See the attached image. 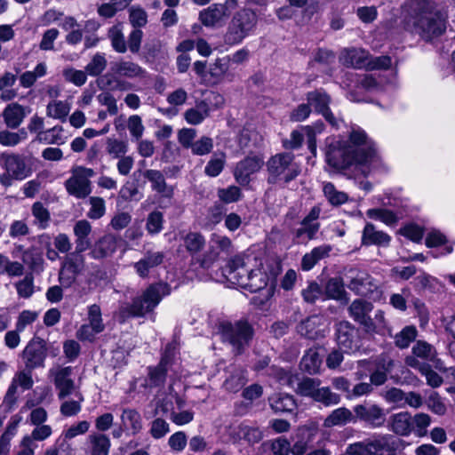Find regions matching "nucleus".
I'll list each match as a JSON object with an SVG mask.
<instances>
[{
	"mask_svg": "<svg viewBox=\"0 0 455 455\" xmlns=\"http://www.w3.org/2000/svg\"><path fill=\"white\" fill-rule=\"evenodd\" d=\"M129 20L134 28L145 27L148 23V14L140 6H132L129 10Z\"/></svg>",
	"mask_w": 455,
	"mask_h": 455,
	"instance_id": "obj_62",
	"label": "nucleus"
},
{
	"mask_svg": "<svg viewBox=\"0 0 455 455\" xmlns=\"http://www.w3.org/2000/svg\"><path fill=\"white\" fill-rule=\"evenodd\" d=\"M24 366L28 370H35L44 366L47 357V347L44 339L34 337L27 344L20 355Z\"/></svg>",
	"mask_w": 455,
	"mask_h": 455,
	"instance_id": "obj_11",
	"label": "nucleus"
},
{
	"mask_svg": "<svg viewBox=\"0 0 455 455\" xmlns=\"http://www.w3.org/2000/svg\"><path fill=\"white\" fill-rule=\"evenodd\" d=\"M355 423L358 420L372 428L382 427L386 421V413L378 404L363 403L354 407Z\"/></svg>",
	"mask_w": 455,
	"mask_h": 455,
	"instance_id": "obj_15",
	"label": "nucleus"
},
{
	"mask_svg": "<svg viewBox=\"0 0 455 455\" xmlns=\"http://www.w3.org/2000/svg\"><path fill=\"white\" fill-rule=\"evenodd\" d=\"M92 225L86 220H78L74 226V235L76 236V249L78 251H86L92 246L89 238L92 233Z\"/></svg>",
	"mask_w": 455,
	"mask_h": 455,
	"instance_id": "obj_33",
	"label": "nucleus"
},
{
	"mask_svg": "<svg viewBox=\"0 0 455 455\" xmlns=\"http://www.w3.org/2000/svg\"><path fill=\"white\" fill-rule=\"evenodd\" d=\"M108 36L111 42L112 48L118 53H124L127 51V43L120 26H113L108 31Z\"/></svg>",
	"mask_w": 455,
	"mask_h": 455,
	"instance_id": "obj_49",
	"label": "nucleus"
},
{
	"mask_svg": "<svg viewBox=\"0 0 455 455\" xmlns=\"http://www.w3.org/2000/svg\"><path fill=\"white\" fill-rule=\"evenodd\" d=\"M116 237L112 234H107L92 246L90 255L95 259H101L111 256L116 251Z\"/></svg>",
	"mask_w": 455,
	"mask_h": 455,
	"instance_id": "obj_26",
	"label": "nucleus"
},
{
	"mask_svg": "<svg viewBox=\"0 0 455 455\" xmlns=\"http://www.w3.org/2000/svg\"><path fill=\"white\" fill-rule=\"evenodd\" d=\"M90 210L87 212V217L91 220L100 219L106 212L105 201L99 196H92L89 199Z\"/></svg>",
	"mask_w": 455,
	"mask_h": 455,
	"instance_id": "obj_64",
	"label": "nucleus"
},
{
	"mask_svg": "<svg viewBox=\"0 0 455 455\" xmlns=\"http://www.w3.org/2000/svg\"><path fill=\"white\" fill-rule=\"evenodd\" d=\"M336 340L339 347L347 353H355L362 346L360 331L347 321L336 324Z\"/></svg>",
	"mask_w": 455,
	"mask_h": 455,
	"instance_id": "obj_14",
	"label": "nucleus"
},
{
	"mask_svg": "<svg viewBox=\"0 0 455 455\" xmlns=\"http://www.w3.org/2000/svg\"><path fill=\"white\" fill-rule=\"evenodd\" d=\"M249 257L237 255L230 259L228 264L222 268V275L227 281L232 284L243 288L249 275L252 269L248 267Z\"/></svg>",
	"mask_w": 455,
	"mask_h": 455,
	"instance_id": "obj_12",
	"label": "nucleus"
},
{
	"mask_svg": "<svg viewBox=\"0 0 455 455\" xmlns=\"http://www.w3.org/2000/svg\"><path fill=\"white\" fill-rule=\"evenodd\" d=\"M349 142L335 140L328 145L325 160L329 166L342 171L356 165L364 176L381 166V159L375 144L363 129L353 128L349 134Z\"/></svg>",
	"mask_w": 455,
	"mask_h": 455,
	"instance_id": "obj_1",
	"label": "nucleus"
},
{
	"mask_svg": "<svg viewBox=\"0 0 455 455\" xmlns=\"http://www.w3.org/2000/svg\"><path fill=\"white\" fill-rule=\"evenodd\" d=\"M301 296L306 303L314 304L324 295L322 286L315 281H311L306 288L302 289Z\"/></svg>",
	"mask_w": 455,
	"mask_h": 455,
	"instance_id": "obj_53",
	"label": "nucleus"
},
{
	"mask_svg": "<svg viewBox=\"0 0 455 455\" xmlns=\"http://www.w3.org/2000/svg\"><path fill=\"white\" fill-rule=\"evenodd\" d=\"M412 353L416 357L427 361H434L436 351L433 346L423 340H418L412 347Z\"/></svg>",
	"mask_w": 455,
	"mask_h": 455,
	"instance_id": "obj_58",
	"label": "nucleus"
},
{
	"mask_svg": "<svg viewBox=\"0 0 455 455\" xmlns=\"http://www.w3.org/2000/svg\"><path fill=\"white\" fill-rule=\"evenodd\" d=\"M72 399L61 400L62 403L60 407V411L64 417H74L77 415L82 410V403L84 400L81 392H76Z\"/></svg>",
	"mask_w": 455,
	"mask_h": 455,
	"instance_id": "obj_42",
	"label": "nucleus"
},
{
	"mask_svg": "<svg viewBox=\"0 0 455 455\" xmlns=\"http://www.w3.org/2000/svg\"><path fill=\"white\" fill-rule=\"evenodd\" d=\"M350 423L355 424L354 410L350 411L347 407H339L330 412L324 419L323 426L325 428H332L335 427H344Z\"/></svg>",
	"mask_w": 455,
	"mask_h": 455,
	"instance_id": "obj_28",
	"label": "nucleus"
},
{
	"mask_svg": "<svg viewBox=\"0 0 455 455\" xmlns=\"http://www.w3.org/2000/svg\"><path fill=\"white\" fill-rule=\"evenodd\" d=\"M399 440L390 435H378L350 444L347 455H396Z\"/></svg>",
	"mask_w": 455,
	"mask_h": 455,
	"instance_id": "obj_6",
	"label": "nucleus"
},
{
	"mask_svg": "<svg viewBox=\"0 0 455 455\" xmlns=\"http://www.w3.org/2000/svg\"><path fill=\"white\" fill-rule=\"evenodd\" d=\"M406 363L414 368L419 370V371L425 376L427 385L430 387L435 388L440 387L443 379V378L435 372L434 370H432L431 366L425 363H420L417 358L413 356H408L406 358Z\"/></svg>",
	"mask_w": 455,
	"mask_h": 455,
	"instance_id": "obj_31",
	"label": "nucleus"
},
{
	"mask_svg": "<svg viewBox=\"0 0 455 455\" xmlns=\"http://www.w3.org/2000/svg\"><path fill=\"white\" fill-rule=\"evenodd\" d=\"M90 455H108L111 446L110 439L104 434L89 435Z\"/></svg>",
	"mask_w": 455,
	"mask_h": 455,
	"instance_id": "obj_41",
	"label": "nucleus"
},
{
	"mask_svg": "<svg viewBox=\"0 0 455 455\" xmlns=\"http://www.w3.org/2000/svg\"><path fill=\"white\" fill-rule=\"evenodd\" d=\"M446 12L435 10L427 0H411L402 20L403 28L422 40L430 42L446 31Z\"/></svg>",
	"mask_w": 455,
	"mask_h": 455,
	"instance_id": "obj_2",
	"label": "nucleus"
},
{
	"mask_svg": "<svg viewBox=\"0 0 455 455\" xmlns=\"http://www.w3.org/2000/svg\"><path fill=\"white\" fill-rule=\"evenodd\" d=\"M27 108L13 102L8 104L2 112L5 125L10 129H17L27 116Z\"/></svg>",
	"mask_w": 455,
	"mask_h": 455,
	"instance_id": "obj_27",
	"label": "nucleus"
},
{
	"mask_svg": "<svg viewBox=\"0 0 455 455\" xmlns=\"http://www.w3.org/2000/svg\"><path fill=\"white\" fill-rule=\"evenodd\" d=\"M390 242V236L382 232L376 230L371 223H367L363 230L362 243L363 245H387Z\"/></svg>",
	"mask_w": 455,
	"mask_h": 455,
	"instance_id": "obj_35",
	"label": "nucleus"
},
{
	"mask_svg": "<svg viewBox=\"0 0 455 455\" xmlns=\"http://www.w3.org/2000/svg\"><path fill=\"white\" fill-rule=\"evenodd\" d=\"M171 293V286L165 282H157L148 285L140 296L135 297L131 303L119 307V317L124 321L129 317H140L152 312L164 297Z\"/></svg>",
	"mask_w": 455,
	"mask_h": 455,
	"instance_id": "obj_3",
	"label": "nucleus"
},
{
	"mask_svg": "<svg viewBox=\"0 0 455 455\" xmlns=\"http://www.w3.org/2000/svg\"><path fill=\"white\" fill-rule=\"evenodd\" d=\"M320 225L300 224L299 228H290L292 235V241L297 244H306L310 240L315 239Z\"/></svg>",
	"mask_w": 455,
	"mask_h": 455,
	"instance_id": "obj_37",
	"label": "nucleus"
},
{
	"mask_svg": "<svg viewBox=\"0 0 455 455\" xmlns=\"http://www.w3.org/2000/svg\"><path fill=\"white\" fill-rule=\"evenodd\" d=\"M52 432L49 425H36L30 435L23 437L21 445L33 444L34 441H44L52 435Z\"/></svg>",
	"mask_w": 455,
	"mask_h": 455,
	"instance_id": "obj_52",
	"label": "nucleus"
},
{
	"mask_svg": "<svg viewBox=\"0 0 455 455\" xmlns=\"http://www.w3.org/2000/svg\"><path fill=\"white\" fill-rule=\"evenodd\" d=\"M246 381L243 371L236 370L225 380L223 385L226 390L236 393L246 384Z\"/></svg>",
	"mask_w": 455,
	"mask_h": 455,
	"instance_id": "obj_55",
	"label": "nucleus"
},
{
	"mask_svg": "<svg viewBox=\"0 0 455 455\" xmlns=\"http://www.w3.org/2000/svg\"><path fill=\"white\" fill-rule=\"evenodd\" d=\"M210 251L201 260V267L208 268L219 257L220 252H224L227 255L233 252V243L230 238L226 235L212 234L210 241Z\"/></svg>",
	"mask_w": 455,
	"mask_h": 455,
	"instance_id": "obj_18",
	"label": "nucleus"
},
{
	"mask_svg": "<svg viewBox=\"0 0 455 455\" xmlns=\"http://www.w3.org/2000/svg\"><path fill=\"white\" fill-rule=\"evenodd\" d=\"M373 306L362 299H355L348 307L350 316L360 324L363 325L368 331L374 329L372 319L369 316V313L372 310Z\"/></svg>",
	"mask_w": 455,
	"mask_h": 455,
	"instance_id": "obj_22",
	"label": "nucleus"
},
{
	"mask_svg": "<svg viewBox=\"0 0 455 455\" xmlns=\"http://www.w3.org/2000/svg\"><path fill=\"white\" fill-rule=\"evenodd\" d=\"M263 165V159L259 156H249L241 160L235 166L234 176L235 180L242 186L250 182V176L260 170Z\"/></svg>",
	"mask_w": 455,
	"mask_h": 455,
	"instance_id": "obj_19",
	"label": "nucleus"
},
{
	"mask_svg": "<svg viewBox=\"0 0 455 455\" xmlns=\"http://www.w3.org/2000/svg\"><path fill=\"white\" fill-rule=\"evenodd\" d=\"M238 6V0H225L224 4H212L199 13V20L208 28L222 25L231 11Z\"/></svg>",
	"mask_w": 455,
	"mask_h": 455,
	"instance_id": "obj_10",
	"label": "nucleus"
},
{
	"mask_svg": "<svg viewBox=\"0 0 455 455\" xmlns=\"http://www.w3.org/2000/svg\"><path fill=\"white\" fill-rule=\"evenodd\" d=\"M323 358L316 347H310L303 355L299 362V369L301 371L309 375L320 373Z\"/></svg>",
	"mask_w": 455,
	"mask_h": 455,
	"instance_id": "obj_30",
	"label": "nucleus"
},
{
	"mask_svg": "<svg viewBox=\"0 0 455 455\" xmlns=\"http://www.w3.org/2000/svg\"><path fill=\"white\" fill-rule=\"evenodd\" d=\"M111 70L115 75L128 79H144L148 74L138 63L125 60L112 63Z\"/></svg>",
	"mask_w": 455,
	"mask_h": 455,
	"instance_id": "obj_24",
	"label": "nucleus"
},
{
	"mask_svg": "<svg viewBox=\"0 0 455 455\" xmlns=\"http://www.w3.org/2000/svg\"><path fill=\"white\" fill-rule=\"evenodd\" d=\"M171 369L158 363L156 366L148 367V379L150 387H162L164 385L167 373Z\"/></svg>",
	"mask_w": 455,
	"mask_h": 455,
	"instance_id": "obj_45",
	"label": "nucleus"
},
{
	"mask_svg": "<svg viewBox=\"0 0 455 455\" xmlns=\"http://www.w3.org/2000/svg\"><path fill=\"white\" fill-rule=\"evenodd\" d=\"M108 61L105 54L97 52L85 66V72L91 76H98L106 69Z\"/></svg>",
	"mask_w": 455,
	"mask_h": 455,
	"instance_id": "obj_50",
	"label": "nucleus"
},
{
	"mask_svg": "<svg viewBox=\"0 0 455 455\" xmlns=\"http://www.w3.org/2000/svg\"><path fill=\"white\" fill-rule=\"evenodd\" d=\"M324 299H335L347 302V292L344 288L343 281L340 277L330 278L324 287Z\"/></svg>",
	"mask_w": 455,
	"mask_h": 455,
	"instance_id": "obj_38",
	"label": "nucleus"
},
{
	"mask_svg": "<svg viewBox=\"0 0 455 455\" xmlns=\"http://www.w3.org/2000/svg\"><path fill=\"white\" fill-rule=\"evenodd\" d=\"M426 404L428 410L438 416H443L447 411V407L437 392L434 391L429 395Z\"/></svg>",
	"mask_w": 455,
	"mask_h": 455,
	"instance_id": "obj_60",
	"label": "nucleus"
},
{
	"mask_svg": "<svg viewBox=\"0 0 455 455\" xmlns=\"http://www.w3.org/2000/svg\"><path fill=\"white\" fill-rule=\"evenodd\" d=\"M267 183L272 185H287L294 180L301 172L295 162L292 153L283 152L272 156L267 162Z\"/></svg>",
	"mask_w": 455,
	"mask_h": 455,
	"instance_id": "obj_5",
	"label": "nucleus"
},
{
	"mask_svg": "<svg viewBox=\"0 0 455 455\" xmlns=\"http://www.w3.org/2000/svg\"><path fill=\"white\" fill-rule=\"evenodd\" d=\"M184 243L188 251L193 254L203 250L205 245V239L200 233L190 232L185 236Z\"/></svg>",
	"mask_w": 455,
	"mask_h": 455,
	"instance_id": "obj_56",
	"label": "nucleus"
},
{
	"mask_svg": "<svg viewBox=\"0 0 455 455\" xmlns=\"http://www.w3.org/2000/svg\"><path fill=\"white\" fill-rule=\"evenodd\" d=\"M259 20V14L256 10L244 6L236 11L228 23L226 32L223 35V42L226 45L234 46L254 34Z\"/></svg>",
	"mask_w": 455,
	"mask_h": 455,
	"instance_id": "obj_4",
	"label": "nucleus"
},
{
	"mask_svg": "<svg viewBox=\"0 0 455 455\" xmlns=\"http://www.w3.org/2000/svg\"><path fill=\"white\" fill-rule=\"evenodd\" d=\"M31 212L35 218L34 225L40 229L48 228L51 220V213L42 202H35L32 204Z\"/></svg>",
	"mask_w": 455,
	"mask_h": 455,
	"instance_id": "obj_44",
	"label": "nucleus"
},
{
	"mask_svg": "<svg viewBox=\"0 0 455 455\" xmlns=\"http://www.w3.org/2000/svg\"><path fill=\"white\" fill-rule=\"evenodd\" d=\"M298 383L295 388L296 394L300 396L310 397L316 403L326 407L337 405L341 401V396L331 391L329 387H320L321 379L310 377L297 378Z\"/></svg>",
	"mask_w": 455,
	"mask_h": 455,
	"instance_id": "obj_7",
	"label": "nucleus"
},
{
	"mask_svg": "<svg viewBox=\"0 0 455 455\" xmlns=\"http://www.w3.org/2000/svg\"><path fill=\"white\" fill-rule=\"evenodd\" d=\"M417 330L414 326H406L395 337V343L399 348H406L416 339Z\"/></svg>",
	"mask_w": 455,
	"mask_h": 455,
	"instance_id": "obj_59",
	"label": "nucleus"
},
{
	"mask_svg": "<svg viewBox=\"0 0 455 455\" xmlns=\"http://www.w3.org/2000/svg\"><path fill=\"white\" fill-rule=\"evenodd\" d=\"M165 259L164 251H147L144 256L133 263L136 274L142 279L149 276L150 271L163 264Z\"/></svg>",
	"mask_w": 455,
	"mask_h": 455,
	"instance_id": "obj_20",
	"label": "nucleus"
},
{
	"mask_svg": "<svg viewBox=\"0 0 455 455\" xmlns=\"http://www.w3.org/2000/svg\"><path fill=\"white\" fill-rule=\"evenodd\" d=\"M268 281L269 276L266 272L259 268L255 270L252 269L251 275L248 276V280H246L245 284H243V289L250 292H257L265 289L268 284Z\"/></svg>",
	"mask_w": 455,
	"mask_h": 455,
	"instance_id": "obj_39",
	"label": "nucleus"
},
{
	"mask_svg": "<svg viewBox=\"0 0 455 455\" xmlns=\"http://www.w3.org/2000/svg\"><path fill=\"white\" fill-rule=\"evenodd\" d=\"M84 251H78L75 249L73 252L68 253L65 257L61 267L70 270L77 275H80L84 268V257L82 254Z\"/></svg>",
	"mask_w": 455,
	"mask_h": 455,
	"instance_id": "obj_43",
	"label": "nucleus"
},
{
	"mask_svg": "<svg viewBox=\"0 0 455 455\" xmlns=\"http://www.w3.org/2000/svg\"><path fill=\"white\" fill-rule=\"evenodd\" d=\"M2 160L4 170L9 172L16 180H21L29 176L31 170L23 156L17 154H3Z\"/></svg>",
	"mask_w": 455,
	"mask_h": 455,
	"instance_id": "obj_21",
	"label": "nucleus"
},
{
	"mask_svg": "<svg viewBox=\"0 0 455 455\" xmlns=\"http://www.w3.org/2000/svg\"><path fill=\"white\" fill-rule=\"evenodd\" d=\"M32 370H28L25 366L23 370L17 371L11 382L18 386L21 391L29 390L33 387L34 380L32 378Z\"/></svg>",
	"mask_w": 455,
	"mask_h": 455,
	"instance_id": "obj_51",
	"label": "nucleus"
},
{
	"mask_svg": "<svg viewBox=\"0 0 455 455\" xmlns=\"http://www.w3.org/2000/svg\"><path fill=\"white\" fill-rule=\"evenodd\" d=\"M297 331L309 339L323 338L325 336V327L323 318L318 315L307 317L298 324Z\"/></svg>",
	"mask_w": 455,
	"mask_h": 455,
	"instance_id": "obj_23",
	"label": "nucleus"
},
{
	"mask_svg": "<svg viewBox=\"0 0 455 455\" xmlns=\"http://www.w3.org/2000/svg\"><path fill=\"white\" fill-rule=\"evenodd\" d=\"M226 163V156L220 153L214 155L204 167V173L209 177H217L223 171Z\"/></svg>",
	"mask_w": 455,
	"mask_h": 455,
	"instance_id": "obj_57",
	"label": "nucleus"
},
{
	"mask_svg": "<svg viewBox=\"0 0 455 455\" xmlns=\"http://www.w3.org/2000/svg\"><path fill=\"white\" fill-rule=\"evenodd\" d=\"M50 375L53 377V384L59 400H64L73 394L80 392L72 378L73 368L71 366L52 369Z\"/></svg>",
	"mask_w": 455,
	"mask_h": 455,
	"instance_id": "obj_13",
	"label": "nucleus"
},
{
	"mask_svg": "<svg viewBox=\"0 0 455 455\" xmlns=\"http://www.w3.org/2000/svg\"><path fill=\"white\" fill-rule=\"evenodd\" d=\"M269 405L276 413L292 412L297 403L293 395L285 393H277L268 398Z\"/></svg>",
	"mask_w": 455,
	"mask_h": 455,
	"instance_id": "obj_34",
	"label": "nucleus"
},
{
	"mask_svg": "<svg viewBox=\"0 0 455 455\" xmlns=\"http://www.w3.org/2000/svg\"><path fill=\"white\" fill-rule=\"evenodd\" d=\"M369 52L361 48H345L339 55V62L353 68H362L367 66Z\"/></svg>",
	"mask_w": 455,
	"mask_h": 455,
	"instance_id": "obj_25",
	"label": "nucleus"
},
{
	"mask_svg": "<svg viewBox=\"0 0 455 455\" xmlns=\"http://www.w3.org/2000/svg\"><path fill=\"white\" fill-rule=\"evenodd\" d=\"M373 368L386 374H390L395 368V360L387 354L382 353L371 362Z\"/></svg>",
	"mask_w": 455,
	"mask_h": 455,
	"instance_id": "obj_63",
	"label": "nucleus"
},
{
	"mask_svg": "<svg viewBox=\"0 0 455 455\" xmlns=\"http://www.w3.org/2000/svg\"><path fill=\"white\" fill-rule=\"evenodd\" d=\"M145 179L151 183L153 191L162 195L164 197H172L173 188L168 186L162 172L154 169H148L142 172Z\"/></svg>",
	"mask_w": 455,
	"mask_h": 455,
	"instance_id": "obj_29",
	"label": "nucleus"
},
{
	"mask_svg": "<svg viewBox=\"0 0 455 455\" xmlns=\"http://www.w3.org/2000/svg\"><path fill=\"white\" fill-rule=\"evenodd\" d=\"M347 287L355 294L371 299L379 298L380 294L378 282L365 271H358Z\"/></svg>",
	"mask_w": 455,
	"mask_h": 455,
	"instance_id": "obj_17",
	"label": "nucleus"
},
{
	"mask_svg": "<svg viewBox=\"0 0 455 455\" xmlns=\"http://www.w3.org/2000/svg\"><path fill=\"white\" fill-rule=\"evenodd\" d=\"M431 422V417L427 413H416L413 417L411 416V433L419 437L427 435Z\"/></svg>",
	"mask_w": 455,
	"mask_h": 455,
	"instance_id": "obj_47",
	"label": "nucleus"
},
{
	"mask_svg": "<svg viewBox=\"0 0 455 455\" xmlns=\"http://www.w3.org/2000/svg\"><path fill=\"white\" fill-rule=\"evenodd\" d=\"M122 426L132 431L133 435L139 434L143 427L142 419L138 411L132 408H124L120 416Z\"/></svg>",
	"mask_w": 455,
	"mask_h": 455,
	"instance_id": "obj_36",
	"label": "nucleus"
},
{
	"mask_svg": "<svg viewBox=\"0 0 455 455\" xmlns=\"http://www.w3.org/2000/svg\"><path fill=\"white\" fill-rule=\"evenodd\" d=\"M323 191L332 206H339L348 200V196L345 192L338 190L331 182L324 183Z\"/></svg>",
	"mask_w": 455,
	"mask_h": 455,
	"instance_id": "obj_48",
	"label": "nucleus"
},
{
	"mask_svg": "<svg viewBox=\"0 0 455 455\" xmlns=\"http://www.w3.org/2000/svg\"><path fill=\"white\" fill-rule=\"evenodd\" d=\"M307 100L309 106H313L315 111L322 114L330 108L331 97L323 90H315L307 93Z\"/></svg>",
	"mask_w": 455,
	"mask_h": 455,
	"instance_id": "obj_40",
	"label": "nucleus"
},
{
	"mask_svg": "<svg viewBox=\"0 0 455 455\" xmlns=\"http://www.w3.org/2000/svg\"><path fill=\"white\" fill-rule=\"evenodd\" d=\"M411 426V415L407 411L395 413L389 418V428L398 435H410Z\"/></svg>",
	"mask_w": 455,
	"mask_h": 455,
	"instance_id": "obj_32",
	"label": "nucleus"
},
{
	"mask_svg": "<svg viewBox=\"0 0 455 455\" xmlns=\"http://www.w3.org/2000/svg\"><path fill=\"white\" fill-rule=\"evenodd\" d=\"M106 150L112 157L119 158L124 156L128 151V144L123 140L108 138Z\"/></svg>",
	"mask_w": 455,
	"mask_h": 455,
	"instance_id": "obj_61",
	"label": "nucleus"
},
{
	"mask_svg": "<svg viewBox=\"0 0 455 455\" xmlns=\"http://www.w3.org/2000/svg\"><path fill=\"white\" fill-rule=\"evenodd\" d=\"M70 111V105L62 100H52L48 103L46 107V115L49 117L66 121V118Z\"/></svg>",
	"mask_w": 455,
	"mask_h": 455,
	"instance_id": "obj_46",
	"label": "nucleus"
},
{
	"mask_svg": "<svg viewBox=\"0 0 455 455\" xmlns=\"http://www.w3.org/2000/svg\"><path fill=\"white\" fill-rule=\"evenodd\" d=\"M223 337L232 345L236 354H242L249 347L254 331L245 320L222 324Z\"/></svg>",
	"mask_w": 455,
	"mask_h": 455,
	"instance_id": "obj_8",
	"label": "nucleus"
},
{
	"mask_svg": "<svg viewBox=\"0 0 455 455\" xmlns=\"http://www.w3.org/2000/svg\"><path fill=\"white\" fill-rule=\"evenodd\" d=\"M61 126L56 125L36 135V140L46 144H62Z\"/></svg>",
	"mask_w": 455,
	"mask_h": 455,
	"instance_id": "obj_54",
	"label": "nucleus"
},
{
	"mask_svg": "<svg viewBox=\"0 0 455 455\" xmlns=\"http://www.w3.org/2000/svg\"><path fill=\"white\" fill-rule=\"evenodd\" d=\"M94 175L95 172L91 168L79 166L73 169L71 176L64 183L67 192L78 199L87 197L92 192L90 179Z\"/></svg>",
	"mask_w": 455,
	"mask_h": 455,
	"instance_id": "obj_9",
	"label": "nucleus"
},
{
	"mask_svg": "<svg viewBox=\"0 0 455 455\" xmlns=\"http://www.w3.org/2000/svg\"><path fill=\"white\" fill-rule=\"evenodd\" d=\"M212 100L215 101L217 108L222 106L224 103V99L221 95L212 92L209 97L196 101L194 108H188L184 113L186 121L194 125L201 124L210 115L211 103Z\"/></svg>",
	"mask_w": 455,
	"mask_h": 455,
	"instance_id": "obj_16",
	"label": "nucleus"
}]
</instances>
